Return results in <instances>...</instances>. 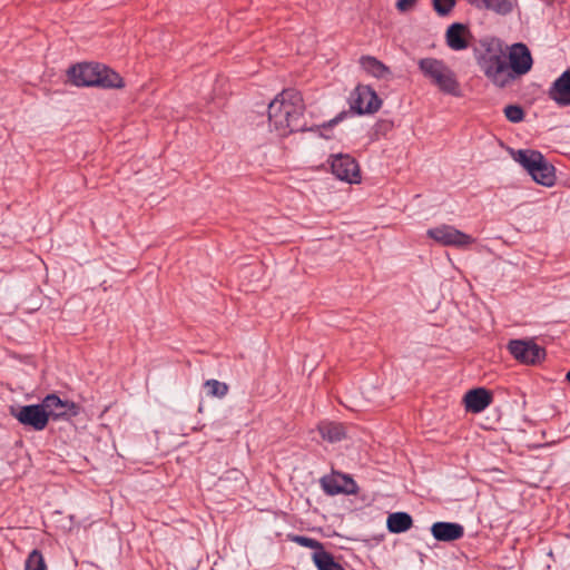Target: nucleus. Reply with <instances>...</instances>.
Wrapping results in <instances>:
<instances>
[{"label":"nucleus","mask_w":570,"mask_h":570,"mask_svg":"<svg viewBox=\"0 0 570 570\" xmlns=\"http://www.w3.org/2000/svg\"><path fill=\"white\" fill-rule=\"evenodd\" d=\"M68 76L78 87L122 88L125 86L117 72L99 63H78L69 68Z\"/></svg>","instance_id":"7ed1b4c3"},{"label":"nucleus","mask_w":570,"mask_h":570,"mask_svg":"<svg viewBox=\"0 0 570 570\" xmlns=\"http://www.w3.org/2000/svg\"><path fill=\"white\" fill-rule=\"evenodd\" d=\"M503 111L507 119L511 122H520L524 118L523 109L517 105H508Z\"/></svg>","instance_id":"bb28decb"},{"label":"nucleus","mask_w":570,"mask_h":570,"mask_svg":"<svg viewBox=\"0 0 570 570\" xmlns=\"http://www.w3.org/2000/svg\"><path fill=\"white\" fill-rule=\"evenodd\" d=\"M456 0H432V6L440 17H445L455 7Z\"/></svg>","instance_id":"a878e982"},{"label":"nucleus","mask_w":570,"mask_h":570,"mask_svg":"<svg viewBox=\"0 0 570 570\" xmlns=\"http://www.w3.org/2000/svg\"><path fill=\"white\" fill-rule=\"evenodd\" d=\"M321 484L323 490L330 495L338 493L355 494L358 490L356 482L350 475L338 472L323 476Z\"/></svg>","instance_id":"f8f14e48"},{"label":"nucleus","mask_w":570,"mask_h":570,"mask_svg":"<svg viewBox=\"0 0 570 570\" xmlns=\"http://www.w3.org/2000/svg\"><path fill=\"white\" fill-rule=\"evenodd\" d=\"M386 525L390 532L402 533L413 525V519L406 512H394L389 515Z\"/></svg>","instance_id":"aec40b11"},{"label":"nucleus","mask_w":570,"mask_h":570,"mask_svg":"<svg viewBox=\"0 0 570 570\" xmlns=\"http://www.w3.org/2000/svg\"><path fill=\"white\" fill-rule=\"evenodd\" d=\"M43 406V402L40 404L10 406V414L23 426L31 428L35 431H42L49 422Z\"/></svg>","instance_id":"423d86ee"},{"label":"nucleus","mask_w":570,"mask_h":570,"mask_svg":"<svg viewBox=\"0 0 570 570\" xmlns=\"http://www.w3.org/2000/svg\"><path fill=\"white\" fill-rule=\"evenodd\" d=\"M492 400V393L484 387L468 391L463 399L465 410L471 413L482 412L491 404Z\"/></svg>","instance_id":"4468645a"},{"label":"nucleus","mask_w":570,"mask_h":570,"mask_svg":"<svg viewBox=\"0 0 570 570\" xmlns=\"http://www.w3.org/2000/svg\"><path fill=\"white\" fill-rule=\"evenodd\" d=\"M566 379L568 382H570V371L566 374Z\"/></svg>","instance_id":"2f4dec72"},{"label":"nucleus","mask_w":570,"mask_h":570,"mask_svg":"<svg viewBox=\"0 0 570 570\" xmlns=\"http://www.w3.org/2000/svg\"><path fill=\"white\" fill-rule=\"evenodd\" d=\"M507 50V87L517 78L528 73L533 65L529 48L523 42L505 46Z\"/></svg>","instance_id":"39448f33"},{"label":"nucleus","mask_w":570,"mask_h":570,"mask_svg":"<svg viewBox=\"0 0 570 570\" xmlns=\"http://www.w3.org/2000/svg\"><path fill=\"white\" fill-rule=\"evenodd\" d=\"M507 347L518 362L525 365H537L546 358L544 348L531 340H511Z\"/></svg>","instance_id":"0eeeda50"},{"label":"nucleus","mask_w":570,"mask_h":570,"mask_svg":"<svg viewBox=\"0 0 570 570\" xmlns=\"http://www.w3.org/2000/svg\"><path fill=\"white\" fill-rule=\"evenodd\" d=\"M206 394L214 397H224L228 393V385L218 380L212 379L204 383Z\"/></svg>","instance_id":"b1692460"},{"label":"nucleus","mask_w":570,"mask_h":570,"mask_svg":"<svg viewBox=\"0 0 570 570\" xmlns=\"http://www.w3.org/2000/svg\"><path fill=\"white\" fill-rule=\"evenodd\" d=\"M428 236L443 246L458 248H465L474 242L472 236L456 229L454 226L445 224L430 228Z\"/></svg>","instance_id":"6e6552de"},{"label":"nucleus","mask_w":570,"mask_h":570,"mask_svg":"<svg viewBox=\"0 0 570 570\" xmlns=\"http://www.w3.org/2000/svg\"><path fill=\"white\" fill-rule=\"evenodd\" d=\"M313 561L318 570H345L324 548L320 551H314Z\"/></svg>","instance_id":"5701e85b"},{"label":"nucleus","mask_w":570,"mask_h":570,"mask_svg":"<svg viewBox=\"0 0 570 570\" xmlns=\"http://www.w3.org/2000/svg\"><path fill=\"white\" fill-rule=\"evenodd\" d=\"M225 479L242 480L243 473L237 469H233V470L226 472ZM219 480H224V478L222 476V478H219Z\"/></svg>","instance_id":"c756f323"},{"label":"nucleus","mask_w":570,"mask_h":570,"mask_svg":"<svg viewBox=\"0 0 570 570\" xmlns=\"http://www.w3.org/2000/svg\"><path fill=\"white\" fill-rule=\"evenodd\" d=\"M468 26L454 22L446 29L445 41L449 48L455 51L464 50L469 47L468 37H470Z\"/></svg>","instance_id":"dca6fc26"},{"label":"nucleus","mask_w":570,"mask_h":570,"mask_svg":"<svg viewBox=\"0 0 570 570\" xmlns=\"http://www.w3.org/2000/svg\"><path fill=\"white\" fill-rule=\"evenodd\" d=\"M321 436L328 442H338L345 438V428L341 423H322L318 426Z\"/></svg>","instance_id":"4be33fe9"},{"label":"nucleus","mask_w":570,"mask_h":570,"mask_svg":"<svg viewBox=\"0 0 570 570\" xmlns=\"http://www.w3.org/2000/svg\"><path fill=\"white\" fill-rule=\"evenodd\" d=\"M548 96L559 106H570V68L553 81Z\"/></svg>","instance_id":"ddd939ff"},{"label":"nucleus","mask_w":570,"mask_h":570,"mask_svg":"<svg viewBox=\"0 0 570 570\" xmlns=\"http://www.w3.org/2000/svg\"><path fill=\"white\" fill-rule=\"evenodd\" d=\"M511 156L514 161L520 164L529 174L538 166L543 155L533 149H511Z\"/></svg>","instance_id":"f3484780"},{"label":"nucleus","mask_w":570,"mask_h":570,"mask_svg":"<svg viewBox=\"0 0 570 570\" xmlns=\"http://www.w3.org/2000/svg\"><path fill=\"white\" fill-rule=\"evenodd\" d=\"M293 541L302 547L315 549V551H320L324 548L320 541L304 535H295L293 537Z\"/></svg>","instance_id":"cd10ccee"},{"label":"nucleus","mask_w":570,"mask_h":570,"mask_svg":"<svg viewBox=\"0 0 570 570\" xmlns=\"http://www.w3.org/2000/svg\"><path fill=\"white\" fill-rule=\"evenodd\" d=\"M417 3V0H397L396 8L401 12L413 9Z\"/></svg>","instance_id":"c85d7f7f"},{"label":"nucleus","mask_w":570,"mask_h":570,"mask_svg":"<svg viewBox=\"0 0 570 570\" xmlns=\"http://www.w3.org/2000/svg\"><path fill=\"white\" fill-rule=\"evenodd\" d=\"M473 56L480 70L495 87H507V50L500 39H480L473 47Z\"/></svg>","instance_id":"f03ea898"},{"label":"nucleus","mask_w":570,"mask_h":570,"mask_svg":"<svg viewBox=\"0 0 570 570\" xmlns=\"http://www.w3.org/2000/svg\"><path fill=\"white\" fill-rule=\"evenodd\" d=\"M24 570H47V564L42 553L38 549H33L26 562Z\"/></svg>","instance_id":"393cba45"},{"label":"nucleus","mask_w":570,"mask_h":570,"mask_svg":"<svg viewBox=\"0 0 570 570\" xmlns=\"http://www.w3.org/2000/svg\"><path fill=\"white\" fill-rule=\"evenodd\" d=\"M361 67L371 76L377 79H387L391 76V70L382 61L372 56H363L360 59Z\"/></svg>","instance_id":"6ab92c4d"},{"label":"nucleus","mask_w":570,"mask_h":570,"mask_svg":"<svg viewBox=\"0 0 570 570\" xmlns=\"http://www.w3.org/2000/svg\"><path fill=\"white\" fill-rule=\"evenodd\" d=\"M42 402L48 420L69 419L79 414V406L75 402L61 400L57 394H48Z\"/></svg>","instance_id":"9b49d317"},{"label":"nucleus","mask_w":570,"mask_h":570,"mask_svg":"<svg viewBox=\"0 0 570 570\" xmlns=\"http://www.w3.org/2000/svg\"><path fill=\"white\" fill-rule=\"evenodd\" d=\"M330 158L332 173L337 179L350 184L360 183V166L354 157L348 154H335Z\"/></svg>","instance_id":"1a4fd4ad"},{"label":"nucleus","mask_w":570,"mask_h":570,"mask_svg":"<svg viewBox=\"0 0 570 570\" xmlns=\"http://www.w3.org/2000/svg\"><path fill=\"white\" fill-rule=\"evenodd\" d=\"M304 109L302 95L295 89H285L268 104L269 125L281 136L295 131L320 130L318 127H306Z\"/></svg>","instance_id":"f257e3e1"},{"label":"nucleus","mask_w":570,"mask_h":570,"mask_svg":"<svg viewBox=\"0 0 570 570\" xmlns=\"http://www.w3.org/2000/svg\"><path fill=\"white\" fill-rule=\"evenodd\" d=\"M420 70L430 78L443 92L459 96V82L454 72L442 61L424 58L419 61Z\"/></svg>","instance_id":"20e7f679"},{"label":"nucleus","mask_w":570,"mask_h":570,"mask_svg":"<svg viewBox=\"0 0 570 570\" xmlns=\"http://www.w3.org/2000/svg\"><path fill=\"white\" fill-rule=\"evenodd\" d=\"M433 538L442 542H452L464 535V528L460 523L439 521L432 524Z\"/></svg>","instance_id":"2eb2a0df"},{"label":"nucleus","mask_w":570,"mask_h":570,"mask_svg":"<svg viewBox=\"0 0 570 570\" xmlns=\"http://www.w3.org/2000/svg\"><path fill=\"white\" fill-rule=\"evenodd\" d=\"M346 112H341L338 116H336L335 118L331 119L326 124H323V128H328V127H333L334 125L338 124L344 117H345Z\"/></svg>","instance_id":"7c9ffc66"},{"label":"nucleus","mask_w":570,"mask_h":570,"mask_svg":"<svg viewBox=\"0 0 570 570\" xmlns=\"http://www.w3.org/2000/svg\"><path fill=\"white\" fill-rule=\"evenodd\" d=\"M381 99L368 86H357L350 97L351 109L358 115L373 114L381 107Z\"/></svg>","instance_id":"9d476101"},{"label":"nucleus","mask_w":570,"mask_h":570,"mask_svg":"<svg viewBox=\"0 0 570 570\" xmlns=\"http://www.w3.org/2000/svg\"><path fill=\"white\" fill-rule=\"evenodd\" d=\"M530 175L535 183L547 187L552 186L556 180L554 167L548 164L544 157H542Z\"/></svg>","instance_id":"a211bd4d"},{"label":"nucleus","mask_w":570,"mask_h":570,"mask_svg":"<svg viewBox=\"0 0 570 570\" xmlns=\"http://www.w3.org/2000/svg\"><path fill=\"white\" fill-rule=\"evenodd\" d=\"M469 2L479 9L492 10L499 14H508L513 9L511 0H469Z\"/></svg>","instance_id":"412c9836"}]
</instances>
